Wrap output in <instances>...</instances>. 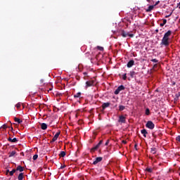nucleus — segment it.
I'll return each instance as SVG.
<instances>
[{
	"mask_svg": "<svg viewBox=\"0 0 180 180\" xmlns=\"http://www.w3.org/2000/svg\"><path fill=\"white\" fill-rule=\"evenodd\" d=\"M60 157H65V151H61L60 153L59 154Z\"/></svg>",
	"mask_w": 180,
	"mask_h": 180,
	"instance_id": "obj_23",
	"label": "nucleus"
},
{
	"mask_svg": "<svg viewBox=\"0 0 180 180\" xmlns=\"http://www.w3.org/2000/svg\"><path fill=\"white\" fill-rule=\"evenodd\" d=\"M123 143H124V144H126V141H123Z\"/></svg>",
	"mask_w": 180,
	"mask_h": 180,
	"instance_id": "obj_45",
	"label": "nucleus"
},
{
	"mask_svg": "<svg viewBox=\"0 0 180 180\" xmlns=\"http://www.w3.org/2000/svg\"><path fill=\"white\" fill-rule=\"evenodd\" d=\"M14 120L16 123H18V124H20V123H22L23 121H22V120L18 118V117H15Z\"/></svg>",
	"mask_w": 180,
	"mask_h": 180,
	"instance_id": "obj_15",
	"label": "nucleus"
},
{
	"mask_svg": "<svg viewBox=\"0 0 180 180\" xmlns=\"http://www.w3.org/2000/svg\"><path fill=\"white\" fill-rule=\"evenodd\" d=\"M102 106L103 109H106V108H109V106H110V103H104Z\"/></svg>",
	"mask_w": 180,
	"mask_h": 180,
	"instance_id": "obj_12",
	"label": "nucleus"
},
{
	"mask_svg": "<svg viewBox=\"0 0 180 180\" xmlns=\"http://www.w3.org/2000/svg\"><path fill=\"white\" fill-rule=\"evenodd\" d=\"M171 15H172V13H171L169 15H166L165 18H169V16H171Z\"/></svg>",
	"mask_w": 180,
	"mask_h": 180,
	"instance_id": "obj_40",
	"label": "nucleus"
},
{
	"mask_svg": "<svg viewBox=\"0 0 180 180\" xmlns=\"http://www.w3.org/2000/svg\"><path fill=\"white\" fill-rule=\"evenodd\" d=\"M126 73L123 75V79L126 80L127 79V76H126Z\"/></svg>",
	"mask_w": 180,
	"mask_h": 180,
	"instance_id": "obj_34",
	"label": "nucleus"
},
{
	"mask_svg": "<svg viewBox=\"0 0 180 180\" xmlns=\"http://www.w3.org/2000/svg\"><path fill=\"white\" fill-rule=\"evenodd\" d=\"M180 96V91L176 94V98H179Z\"/></svg>",
	"mask_w": 180,
	"mask_h": 180,
	"instance_id": "obj_36",
	"label": "nucleus"
},
{
	"mask_svg": "<svg viewBox=\"0 0 180 180\" xmlns=\"http://www.w3.org/2000/svg\"><path fill=\"white\" fill-rule=\"evenodd\" d=\"M153 63H158V60L157 59H152Z\"/></svg>",
	"mask_w": 180,
	"mask_h": 180,
	"instance_id": "obj_33",
	"label": "nucleus"
},
{
	"mask_svg": "<svg viewBox=\"0 0 180 180\" xmlns=\"http://www.w3.org/2000/svg\"><path fill=\"white\" fill-rule=\"evenodd\" d=\"M146 127H148V129H150V130H153V129H154L155 127L154 123L151 121H148L146 123Z\"/></svg>",
	"mask_w": 180,
	"mask_h": 180,
	"instance_id": "obj_3",
	"label": "nucleus"
},
{
	"mask_svg": "<svg viewBox=\"0 0 180 180\" xmlns=\"http://www.w3.org/2000/svg\"><path fill=\"white\" fill-rule=\"evenodd\" d=\"M15 154H16V151L13 150V151H11V153H9L8 157H9V158H11V157H14Z\"/></svg>",
	"mask_w": 180,
	"mask_h": 180,
	"instance_id": "obj_18",
	"label": "nucleus"
},
{
	"mask_svg": "<svg viewBox=\"0 0 180 180\" xmlns=\"http://www.w3.org/2000/svg\"><path fill=\"white\" fill-rule=\"evenodd\" d=\"M141 133H142V134H143V136L144 137H147V136H146V134H147V130H146V129H142L141 130Z\"/></svg>",
	"mask_w": 180,
	"mask_h": 180,
	"instance_id": "obj_19",
	"label": "nucleus"
},
{
	"mask_svg": "<svg viewBox=\"0 0 180 180\" xmlns=\"http://www.w3.org/2000/svg\"><path fill=\"white\" fill-rule=\"evenodd\" d=\"M136 74L137 73H136V72H134V71H131L129 72V75H130L131 78H134L136 77Z\"/></svg>",
	"mask_w": 180,
	"mask_h": 180,
	"instance_id": "obj_13",
	"label": "nucleus"
},
{
	"mask_svg": "<svg viewBox=\"0 0 180 180\" xmlns=\"http://www.w3.org/2000/svg\"><path fill=\"white\" fill-rule=\"evenodd\" d=\"M150 153H151L152 154H155V153H157V149H156L155 148H152L150 149Z\"/></svg>",
	"mask_w": 180,
	"mask_h": 180,
	"instance_id": "obj_20",
	"label": "nucleus"
},
{
	"mask_svg": "<svg viewBox=\"0 0 180 180\" xmlns=\"http://www.w3.org/2000/svg\"><path fill=\"white\" fill-rule=\"evenodd\" d=\"M118 122L119 123H126V117L123 115L120 116Z\"/></svg>",
	"mask_w": 180,
	"mask_h": 180,
	"instance_id": "obj_6",
	"label": "nucleus"
},
{
	"mask_svg": "<svg viewBox=\"0 0 180 180\" xmlns=\"http://www.w3.org/2000/svg\"><path fill=\"white\" fill-rule=\"evenodd\" d=\"M60 136V132H57L55 136H53V138L52 139L51 142L54 143V141H56L57 139H58V136Z\"/></svg>",
	"mask_w": 180,
	"mask_h": 180,
	"instance_id": "obj_9",
	"label": "nucleus"
},
{
	"mask_svg": "<svg viewBox=\"0 0 180 180\" xmlns=\"http://www.w3.org/2000/svg\"><path fill=\"white\" fill-rule=\"evenodd\" d=\"M15 172H16V169H13L12 171H11V172H9V175H10L11 176H13V174H15Z\"/></svg>",
	"mask_w": 180,
	"mask_h": 180,
	"instance_id": "obj_21",
	"label": "nucleus"
},
{
	"mask_svg": "<svg viewBox=\"0 0 180 180\" xmlns=\"http://www.w3.org/2000/svg\"><path fill=\"white\" fill-rule=\"evenodd\" d=\"M154 9V6H149L148 8L146 9V12H151Z\"/></svg>",
	"mask_w": 180,
	"mask_h": 180,
	"instance_id": "obj_17",
	"label": "nucleus"
},
{
	"mask_svg": "<svg viewBox=\"0 0 180 180\" xmlns=\"http://www.w3.org/2000/svg\"><path fill=\"white\" fill-rule=\"evenodd\" d=\"M121 91H124V86L121 85V86H118V88L114 92L115 95H119V94H120Z\"/></svg>",
	"mask_w": 180,
	"mask_h": 180,
	"instance_id": "obj_2",
	"label": "nucleus"
},
{
	"mask_svg": "<svg viewBox=\"0 0 180 180\" xmlns=\"http://www.w3.org/2000/svg\"><path fill=\"white\" fill-rule=\"evenodd\" d=\"M18 180H23V173H20L18 176Z\"/></svg>",
	"mask_w": 180,
	"mask_h": 180,
	"instance_id": "obj_22",
	"label": "nucleus"
},
{
	"mask_svg": "<svg viewBox=\"0 0 180 180\" xmlns=\"http://www.w3.org/2000/svg\"><path fill=\"white\" fill-rule=\"evenodd\" d=\"M146 171H148V172H153V169L152 168H146Z\"/></svg>",
	"mask_w": 180,
	"mask_h": 180,
	"instance_id": "obj_31",
	"label": "nucleus"
},
{
	"mask_svg": "<svg viewBox=\"0 0 180 180\" xmlns=\"http://www.w3.org/2000/svg\"><path fill=\"white\" fill-rule=\"evenodd\" d=\"M22 105V103H18L15 105V107L17 109H19L20 108V106Z\"/></svg>",
	"mask_w": 180,
	"mask_h": 180,
	"instance_id": "obj_27",
	"label": "nucleus"
},
{
	"mask_svg": "<svg viewBox=\"0 0 180 180\" xmlns=\"http://www.w3.org/2000/svg\"><path fill=\"white\" fill-rule=\"evenodd\" d=\"M81 96V92H78L77 94L74 96V98H79Z\"/></svg>",
	"mask_w": 180,
	"mask_h": 180,
	"instance_id": "obj_26",
	"label": "nucleus"
},
{
	"mask_svg": "<svg viewBox=\"0 0 180 180\" xmlns=\"http://www.w3.org/2000/svg\"><path fill=\"white\" fill-rule=\"evenodd\" d=\"M94 85V81H87L86 82V87L88 88V86H92Z\"/></svg>",
	"mask_w": 180,
	"mask_h": 180,
	"instance_id": "obj_11",
	"label": "nucleus"
},
{
	"mask_svg": "<svg viewBox=\"0 0 180 180\" xmlns=\"http://www.w3.org/2000/svg\"><path fill=\"white\" fill-rule=\"evenodd\" d=\"M38 157H39L38 155H34L33 156V160H34V161H36V160H37Z\"/></svg>",
	"mask_w": 180,
	"mask_h": 180,
	"instance_id": "obj_29",
	"label": "nucleus"
},
{
	"mask_svg": "<svg viewBox=\"0 0 180 180\" xmlns=\"http://www.w3.org/2000/svg\"><path fill=\"white\" fill-rule=\"evenodd\" d=\"M41 129L42 130H46V129H47V124H46V123H42V124H41Z\"/></svg>",
	"mask_w": 180,
	"mask_h": 180,
	"instance_id": "obj_14",
	"label": "nucleus"
},
{
	"mask_svg": "<svg viewBox=\"0 0 180 180\" xmlns=\"http://www.w3.org/2000/svg\"><path fill=\"white\" fill-rule=\"evenodd\" d=\"M7 128H8V126H6V124H4L3 125V129H7Z\"/></svg>",
	"mask_w": 180,
	"mask_h": 180,
	"instance_id": "obj_37",
	"label": "nucleus"
},
{
	"mask_svg": "<svg viewBox=\"0 0 180 180\" xmlns=\"http://www.w3.org/2000/svg\"><path fill=\"white\" fill-rule=\"evenodd\" d=\"M108 145H109V140H108V141L105 142V146H108Z\"/></svg>",
	"mask_w": 180,
	"mask_h": 180,
	"instance_id": "obj_38",
	"label": "nucleus"
},
{
	"mask_svg": "<svg viewBox=\"0 0 180 180\" xmlns=\"http://www.w3.org/2000/svg\"><path fill=\"white\" fill-rule=\"evenodd\" d=\"M84 75H87V73H86V72H84Z\"/></svg>",
	"mask_w": 180,
	"mask_h": 180,
	"instance_id": "obj_44",
	"label": "nucleus"
},
{
	"mask_svg": "<svg viewBox=\"0 0 180 180\" xmlns=\"http://www.w3.org/2000/svg\"><path fill=\"white\" fill-rule=\"evenodd\" d=\"M8 141H10L11 143H18V139L13 138V139H12V138L9 137V138L8 139Z\"/></svg>",
	"mask_w": 180,
	"mask_h": 180,
	"instance_id": "obj_10",
	"label": "nucleus"
},
{
	"mask_svg": "<svg viewBox=\"0 0 180 180\" xmlns=\"http://www.w3.org/2000/svg\"><path fill=\"white\" fill-rule=\"evenodd\" d=\"M23 167L22 166H18L15 171H20V172H23Z\"/></svg>",
	"mask_w": 180,
	"mask_h": 180,
	"instance_id": "obj_16",
	"label": "nucleus"
},
{
	"mask_svg": "<svg viewBox=\"0 0 180 180\" xmlns=\"http://www.w3.org/2000/svg\"><path fill=\"white\" fill-rule=\"evenodd\" d=\"M103 143V141L101 140L99 141V143L94 148H91V151H96V150H98L99 147H101V145Z\"/></svg>",
	"mask_w": 180,
	"mask_h": 180,
	"instance_id": "obj_4",
	"label": "nucleus"
},
{
	"mask_svg": "<svg viewBox=\"0 0 180 180\" xmlns=\"http://www.w3.org/2000/svg\"><path fill=\"white\" fill-rule=\"evenodd\" d=\"M158 4H160V1H156L153 6H157V5H158Z\"/></svg>",
	"mask_w": 180,
	"mask_h": 180,
	"instance_id": "obj_35",
	"label": "nucleus"
},
{
	"mask_svg": "<svg viewBox=\"0 0 180 180\" xmlns=\"http://www.w3.org/2000/svg\"><path fill=\"white\" fill-rule=\"evenodd\" d=\"M167 23V20H163V22L160 23V27H162Z\"/></svg>",
	"mask_w": 180,
	"mask_h": 180,
	"instance_id": "obj_24",
	"label": "nucleus"
},
{
	"mask_svg": "<svg viewBox=\"0 0 180 180\" xmlns=\"http://www.w3.org/2000/svg\"><path fill=\"white\" fill-rule=\"evenodd\" d=\"M151 0H147V2H150Z\"/></svg>",
	"mask_w": 180,
	"mask_h": 180,
	"instance_id": "obj_43",
	"label": "nucleus"
},
{
	"mask_svg": "<svg viewBox=\"0 0 180 180\" xmlns=\"http://www.w3.org/2000/svg\"><path fill=\"white\" fill-rule=\"evenodd\" d=\"M134 65V60H129L127 65L128 68H131V67Z\"/></svg>",
	"mask_w": 180,
	"mask_h": 180,
	"instance_id": "obj_8",
	"label": "nucleus"
},
{
	"mask_svg": "<svg viewBox=\"0 0 180 180\" xmlns=\"http://www.w3.org/2000/svg\"><path fill=\"white\" fill-rule=\"evenodd\" d=\"M65 166L61 165V166H60V169H63V168H65Z\"/></svg>",
	"mask_w": 180,
	"mask_h": 180,
	"instance_id": "obj_41",
	"label": "nucleus"
},
{
	"mask_svg": "<svg viewBox=\"0 0 180 180\" xmlns=\"http://www.w3.org/2000/svg\"><path fill=\"white\" fill-rule=\"evenodd\" d=\"M135 147H137V145H135Z\"/></svg>",
	"mask_w": 180,
	"mask_h": 180,
	"instance_id": "obj_46",
	"label": "nucleus"
},
{
	"mask_svg": "<svg viewBox=\"0 0 180 180\" xmlns=\"http://www.w3.org/2000/svg\"><path fill=\"white\" fill-rule=\"evenodd\" d=\"M146 115H147V116H148V115H150V109L146 108Z\"/></svg>",
	"mask_w": 180,
	"mask_h": 180,
	"instance_id": "obj_28",
	"label": "nucleus"
},
{
	"mask_svg": "<svg viewBox=\"0 0 180 180\" xmlns=\"http://www.w3.org/2000/svg\"><path fill=\"white\" fill-rule=\"evenodd\" d=\"M155 32H156V33H158V30H156Z\"/></svg>",
	"mask_w": 180,
	"mask_h": 180,
	"instance_id": "obj_42",
	"label": "nucleus"
},
{
	"mask_svg": "<svg viewBox=\"0 0 180 180\" xmlns=\"http://www.w3.org/2000/svg\"><path fill=\"white\" fill-rule=\"evenodd\" d=\"M11 172L9 171V169H7L6 172V175H8Z\"/></svg>",
	"mask_w": 180,
	"mask_h": 180,
	"instance_id": "obj_39",
	"label": "nucleus"
},
{
	"mask_svg": "<svg viewBox=\"0 0 180 180\" xmlns=\"http://www.w3.org/2000/svg\"><path fill=\"white\" fill-rule=\"evenodd\" d=\"M176 141H179V143H180V135L176 136Z\"/></svg>",
	"mask_w": 180,
	"mask_h": 180,
	"instance_id": "obj_32",
	"label": "nucleus"
},
{
	"mask_svg": "<svg viewBox=\"0 0 180 180\" xmlns=\"http://www.w3.org/2000/svg\"><path fill=\"white\" fill-rule=\"evenodd\" d=\"M125 107L124 105H120L119 106V110L122 111V110H124Z\"/></svg>",
	"mask_w": 180,
	"mask_h": 180,
	"instance_id": "obj_25",
	"label": "nucleus"
},
{
	"mask_svg": "<svg viewBox=\"0 0 180 180\" xmlns=\"http://www.w3.org/2000/svg\"><path fill=\"white\" fill-rule=\"evenodd\" d=\"M102 160H103L102 157L96 158L95 161L93 162L94 165H96V164H98V162H101Z\"/></svg>",
	"mask_w": 180,
	"mask_h": 180,
	"instance_id": "obj_7",
	"label": "nucleus"
},
{
	"mask_svg": "<svg viewBox=\"0 0 180 180\" xmlns=\"http://www.w3.org/2000/svg\"><path fill=\"white\" fill-rule=\"evenodd\" d=\"M97 49L100 50V51H103V47L102 46H97Z\"/></svg>",
	"mask_w": 180,
	"mask_h": 180,
	"instance_id": "obj_30",
	"label": "nucleus"
},
{
	"mask_svg": "<svg viewBox=\"0 0 180 180\" xmlns=\"http://www.w3.org/2000/svg\"><path fill=\"white\" fill-rule=\"evenodd\" d=\"M172 33V32L171 30H169L168 32H167L162 39V41L160 43V44L162 46H165L166 47L167 46H169V37L171 36V34Z\"/></svg>",
	"mask_w": 180,
	"mask_h": 180,
	"instance_id": "obj_1",
	"label": "nucleus"
},
{
	"mask_svg": "<svg viewBox=\"0 0 180 180\" xmlns=\"http://www.w3.org/2000/svg\"><path fill=\"white\" fill-rule=\"evenodd\" d=\"M122 37H126L127 36H129V37H134V34H129V32H124V31H122Z\"/></svg>",
	"mask_w": 180,
	"mask_h": 180,
	"instance_id": "obj_5",
	"label": "nucleus"
}]
</instances>
